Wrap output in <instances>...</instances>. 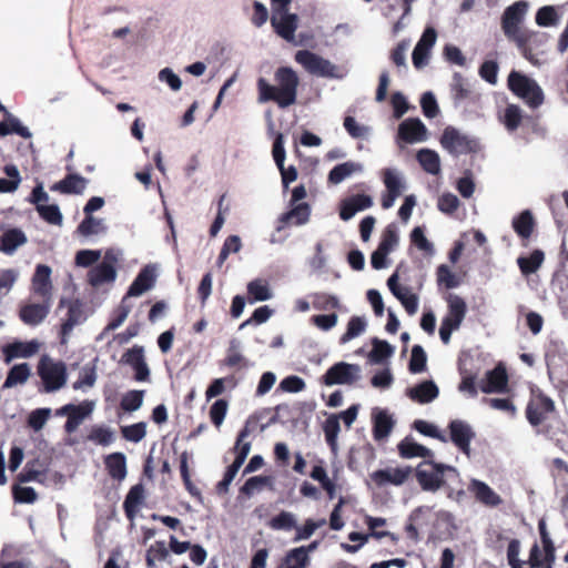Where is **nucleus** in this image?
<instances>
[{"label": "nucleus", "instance_id": "nucleus-1", "mask_svg": "<svg viewBox=\"0 0 568 568\" xmlns=\"http://www.w3.org/2000/svg\"><path fill=\"white\" fill-rule=\"evenodd\" d=\"M274 82L258 78L256 82L258 101L262 103L274 102L278 108L286 109L293 105L297 99L300 78L291 67H280L274 72Z\"/></svg>", "mask_w": 568, "mask_h": 568}, {"label": "nucleus", "instance_id": "nucleus-2", "mask_svg": "<svg viewBox=\"0 0 568 568\" xmlns=\"http://www.w3.org/2000/svg\"><path fill=\"white\" fill-rule=\"evenodd\" d=\"M501 29L509 41L515 42L521 54L535 62L531 44H541L547 40V33L521 29L519 23L501 20Z\"/></svg>", "mask_w": 568, "mask_h": 568}, {"label": "nucleus", "instance_id": "nucleus-3", "mask_svg": "<svg viewBox=\"0 0 568 568\" xmlns=\"http://www.w3.org/2000/svg\"><path fill=\"white\" fill-rule=\"evenodd\" d=\"M446 471L457 473L456 468L450 465L425 459L417 465L413 474L424 491L435 493L445 485L444 475Z\"/></svg>", "mask_w": 568, "mask_h": 568}, {"label": "nucleus", "instance_id": "nucleus-4", "mask_svg": "<svg viewBox=\"0 0 568 568\" xmlns=\"http://www.w3.org/2000/svg\"><path fill=\"white\" fill-rule=\"evenodd\" d=\"M509 90L531 108H538L544 102V93L537 82L525 74L511 71L507 79Z\"/></svg>", "mask_w": 568, "mask_h": 568}, {"label": "nucleus", "instance_id": "nucleus-5", "mask_svg": "<svg viewBox=\"0 0 568 568\" xmlns=\"http://www.w3.org/2000/svg\"><path fill=\"white\" fill-rule=\"evenodd\" d=\"M439 143L444 150L454 156L477 153L480 149L476 139L463 134L452 125L444 129Z\"/></svg>", "mask_w": 568, "mask_h": 568}, {"label": "nucleus", "instance_id": "nucleus-6", "mask_svg": "<svg viewBox=\"0 0 568 568\" xmlns=\"http://www.w3.org/2000/svg\"><path fill=\"white\" fill-rule=\"evenodd\" d=\"M38 374L43 383L45 393H52L62 388L68 378L65 364L63 362H53L48 357L40 359Z\"/></svg>", "mask_w": 568, "mask_h": 568}, {"label": "nucleus", "instance_id": "nucleus-7", "mask_svg": "<svg viewBox=\"0 0 568 568\" xmlns=\"http://www.w3.org/2000/svg\"><path fill=\"white\" fill-rule=\"evenodd\" d=\"M556 412L555 402L542 392L532 393L529 398L525 416L531 427L536 428L546 422L550 414Z\"/></svg>", "mask_w": 568, "mask_h": 568}, {"label": "nucleus", "instance_id": "nucleus-8", "mask_svg": "<svg viewBox=\"0 0 568 568\" xmlns=\"http://www.w3.org/2000/svg\"><path fill=\"white\" fill-rule=\"evenodd\" d=\"M294 59L311 74L323 78L338 77L335 64L312 51L300 50L295 53Z\"/></svg>", "mask_w": 568, "mask_h": 568}, {"label": "nucleus", "instance_id": "nucleus-9", "mask_svg": "<svg viewBox=\"0 0 568 568\" xmlns=\"http://www.w3.org/2000/svg\"><path fill=\"white\" fill-rule=\"evenodd\" d=\"M361 368L357 364L338 362L332 365L321 377L322 384L326 386L333 385H351L359 378Z\"/></svg>", "mask_w": 568, "mask_h": 568}, {"label": "nucleus", "instance_id": "nucleus-10", "mask_svg": "<svg viewBox=\"0 0 568 568\" xmlns=\"http://www.w3.org/2000/svg\"><path fill=\"white\" fill-rule=\"evenodd\" d=\"M413 475L410 466L404 467H387L373 471L369 477L377 487H385L386 485L400 486L406 483Z\"/></svg>", "mask_w": 568, "mask_h": 568}, {"label": "nucleus", "instance_id": "nucleus-11", "mask_svg": "<svg viewBox=\"0 0 568 568\" xmlns=\"http://www.w3.org/2000/svg\"><path fill=\"white\" fill-rule=\"evenodd\" d=\"M116 256L111 251H108L103 261L89 272V283L98 287L102 284L113 282L116 277Z\"/></svg>", "mask_w": 568, "mask_h": 568}, {"label": "nucleus", "instance_id": "nucleus-12", "mask_svg": "<svg viewBox=\"0 0 568 568\" xmlns=\"http://www.w3.org/2000/svg\"><path fill=\"white\" fill-rule=\"evenodd\" d=\"M508 374L506 367L500 363L488 371L479 383V388L485 394H504L508 392Z\"/></svg>", "mask_w": 568, "mask_h": 568}, {"label": "nucleus", "instance_id": "nucleus-13", "mask_svg": "<svg viewBox=\"0 0 568 568\" xmlns=\"http://www.w3.org/2000/svg\"><path fill=\"white\" fill-rule=\"evenodd\" d=\"M92 403L83 402L79 405L67 404L58 413L60 415H67V422L64 424V430L68 434H72L77 430L83 419L89 416L92 412Z\"/></svg>", "mask_w": 568, "mask_h": 568}, {"label": "nucleus", "instance_id": "nucleus-14", "mask_svg": "<svg viewBox=\"0 0 568 568\" xmlns=\"http://www.w3.org/2000/svg\"><path fill=\"white\" fill-rule=\"evenodd\" d=\"M271 24L274 31L287 42H293L295 39V31L298 27V17L288 11L273 13L271 17Z\"/></svg>", "mask_w": 568, "mask_h": 568}, {"label": "nucleus", "instance_id": "nucleus-15", "mask_svg": "<svg viewBox=\"0 0 568 568\" xmlns=\"http://www.w3.org/2000/svg\"><path fill=\"white\" fill-rule=\"evenodd\" d=\"M450 440L457 446L464 454L469 455L470 442L475 437V433L464 420L453 419L449 425Z\"/></svg>", "mask_w": 568, "mask_h": 568}, {"label": "nucleus", "instance_id": "nucleus-16", "mask_svg": "<svg viewBox=\"0 0 568 568\" xmlns=\"http://www.w3.org/2000/svg\"><path fill=\"white\" fill-rule=\"evenodd\" d=\"M373 199L367 194H355L344 199L339 204V217L343 221L351 220L357 212L369 209Z\"/></svg>", "mask_w": 568, "mask_h": 568}, {"label": "nucleus", "instance_id": "nucleus-17", "mask_svg": "<svg viewBox=\"0 0 568 568\" xmlns=\"http://www.w3.org/2000/svg\"><path fill=\"white\" fill-rule=\"evenodd\" d=\"M50 306L51 300H43L41 304H26L20 307L19 317L27 325H39L48 316Z\"/></svg>", "mask_w": 568, "mask_h": 568}, {"label": "nucleus", "instance_id": "nucleus-18", "mask_svg": "<svg viewBox=\"0 0 568 568\" xmlns=\"http://www.w3.org/2000/svg\"><path fill=\"white\" fill-rule=\"evenodd\" d=\"M448 312L442 322L459 328L467 313V305L463 297L456 294H448L447 298Z\"/></svg>", "mask_w": 568, "mask_h": 568}, {"label": "nucleus", "instance_id": "nucleus-19", "mask_svg": "<svg viewBox=\"0 0 568 568\" xmlns=\"http://www.w3.org/2000/svg\"><path fill=\"white\" fill-rule=\"evenodd\" d=\"M427 129L417 118L404 120L398 126V136L406 143L420 142L426 139Z\"/></svg>", "mask_w": 568, "mask_h": 568}, {"label": "nucleus", "instance_id": "nucleus-20", "mask_svg": "<svg viewBox=\"0 0 568 568\" xmlns=\"http://www.w3.org/2000/svg\"><path fill=\"white\" fill-rule=\"evenodd\" d=\"M468 489L477 501L487 507H497L503 503L501 497L481 480L473 479Z\"/></svg>", "mask_w": 568, "mask_h": 568}, {"label": "nucleus", "instance_id": "nucleus-21", "mask_svg": "<svg viewBox=\"0 0 568 568\" xmlns=\"http://www.w3.org/2000/svg\"><path fill=\"white\" fill-rule=\"evenodd\" d=\"M51 268L48 265L39 264L32 277V291L42 300H51Z\"/></svg>", "mask_w": 568, "mask_h": 568}, {"label": "nucleus", "instance_id": "nucleus-22", "mask_svg": "<svg viewBox=\"0 0 568 568\" xmlns=\"http://www.w3.org/2000/svg\"><path fill=\"white\" fill-rule=\"evenodd\" d=\"M155 277L154 268L150 265L144 266L130 285L125 297L140 296L151 290L155 284Z\"/></svg>", "mask_w": 568, "mask_h": 568}, {"label": "nucleus", "instance_id": "nucleus-23", "mask_svg": "<svg viewBox=\"0 0 568 568\" xmlns=\"http://www.w3.org/2000/svg\"><path fill=\"white\" fill-rule=\"evenodd\" d=\"M39 351V343L37 341L30 342H13L3 347V355L6 363H10L14 358H28L33 356Z\"/></svg>", "mask_w": 568, "mask_h": 568}, {"label": "nucleus", "instance_id": "nucleus-24", "mask_svg": "<svg viewBox=\"0 0 568 568\" xmlns=\"http://www.w3.org/2000/svg\"><path fill=\"white\" fill-rule=\"evenodd\" d=\"M311 214V209L307 203H298L290 211L283 213L278 217V225L276 227L277 231L283 230L285 226L290 224L302 225L305 224Z\"/></svg>", "mask_w": 568, "mask_h": 568}, {"label": "nucleus", "instance_id": "nucleus-25", "mask_svg": "<svg viewBox=\"0 0 568 568\" xmlns=\"http://www.w3.org/2000/svg\"><path fill=\"white\" fill-rule=\"evenodd\" d=\"M239 342L232 339L226 349L224 358L219 361V367L230 368L235 371L246 369L250 366L248 359L239 351Z\"/></svg>", "mask_w": 568, "mask_h": 568}, {"label": "nucleus", "instance_id": "nucleus-26", "mask_svg": "<svg viewBox=\"0 0 568 568\" xmlns=\"http://www.w3.org/2000/svg\"><path fill=\"white\" fill-rule=\"evenodd\" d=\"M439 389L433 381H424L416 386L407 389V396L416 403L427 404L436 399Z\"/></svg>", "mask_w": 568, "mask_h": 568}, {"label": "nucleus", "instance_id": "nucleus-27", "mask_svg": "<svg viewBox=\"0 0 568 568\" xmlns=\"http://www.w3.org/2000/svg\"><path fill=\"white\" fill-rule=\"evenodd\" d=\"M88 179L79 174H68L61 181L51 186V191H58L62 194H81L88 184Z\"/></svg>", "mask_w": 568, "mask_h": 568}, {"label": "nucleus", "instance_id": "nucleus-28", "mask_svg": "<svg viewBox=\"0 0 568 568\" xmlns=\"http://www.w3.org/2000/svg\"><path fill=\"white\" fill-rule=\"evenodd\" d=\"M511 226L515 233L523 240L527 241L531 236L536 227V221L530 210H524L514 216Z\"/></svg>", "mask_w": 568, "mask_h": 568}, {"label": "nucleus", "instance_id": "nucleus-29", "mask_svg": "<svg viewBox=\"0 0 568 568\" xmlns=\"http://www.w3.org/2000/svg\"><path fill=\"white\" fill-rule=\"evenodd\" d=\"M144 487L142 484L132 486L125 496L123 503V509L129 520H133L140 509V506L144 503Z\"/></svg>", "mask_w": 568, "mask_h": 568}, {"label": "nucleus", "instance_id": "nucleus-30", "mask_svg": "<svg viewBox=\"0 0 568 568\" xmlns=\"http://www.w3.org/2000/svg\"><path fill=\"white\" fill-rule=\"evenodd\" d=\"M398 454L403 458H414V457H422V458H433L434 453L414 442L410 437H405L399 444L397 445Z\"/></svg>", "mask_w": 568, "mask_h": 568}, {"label": "nucleus", "instance_id": "nucleus-31", "mask_svg": "<svg viewBox=\"0 0 568 568\" xmlns=\"http://www.w3.org/2000/svg\"><path fill=\"white\" fill-rule=\"evenodd\" d=\"M109 476L115 480H123L126 476V458L123 453H112L104 458Z\"/></svg>", "mask_w": 568, "mask_h": 568}, {"label": "nucleus", "instance_id": "nucleus-32", "mask_svg": "<svg viewBox=\"0 0 568 568\" xmlns=\"http://www.w3.org/2000/svg\"><path fill=\"white\" fill-rule=\"evenodd\" d=\"M395 422L386 412L381 410L373 417V437L375 440H383L389 436Z\"/></svg>", "mask_w": 568, "mask_h": 568}, {"label": "nucleus", "instance_id": "nucleus-33", "mask_svg": "<svg viewBox=\"0 0 568 568\" xmlns=\"http://www.w3.org/2000/svg\"><path fill=\"white\" fill-rule=\"evenodd\" d=\"M27 242L26 234L20 229L6 231L0 239V250L6 254H12L18 246Z\"/></svg>", "mask_w": 568, "mask_h": 568}, {"label": "nucleus", "instance_id": "nucleus-34", "mask_svg": "<svg viewBox=\"0 0 568 568\" xmlns=\"http://www.w3.org/2000/svg\"><path fill=\"white\" fill-rule=\"evenodd\" d=\"M545 260V253L536 248L528 256H519L517 258L518 267L523 275L528 276L536 273Z\"/></svg>", "mask_w": 568, "mask_h": 568}, {"label": "nucleus", "instance_id": "nucleus-35", "mask_svg": "<svg viewBox=\"0 0 568 568\" xmlns=\"http://www.w3.org/2000/svg\"><path fill=\"white\" fill-rule=\"evenodd\" d=\"M13 133L24 139L31 138L29 129L23 126L16 116L6 111V119L0 121V136H7Z\"/></svg>", "mask_w": 568, "mask_h": 568}, {"label": "nucleus", "instance_id": "nucleus-36", "mask_svg": "<svg viewBox=\"0 0 568 568\" xmlns=\"http://www.w3.org/2000/svg\"><path fill=\"white\" fill-rule=\"evenodd\" d=\"M83 320V312L80 305L71 304L67 313V318L61 324L60 334L62 343L65 342V338L70 335L73 327L80 324Z\"/></svg>", "mask_w": 568, "mask_h": 568}, {"label": "nucleus", "instance_id": "nucleus-37", "mask_svg": "<svg viewBox=\"0 0 568 568\" xmlns=\"http://www.w3.org/2000/svg\"><path fill=\"white\" fill-rule=\"evenodd\" d=\"M31 375V369L28 363L16 364L8 372L3 387L10 388L18 384H24Z\"/></svg>", "mask_w": 568, "mask_h": 568}, {"label": "nucleus", "instance_id": "nucleus-38", "mask_svg": "<svg viewBox=\"0 0 568 568\" xmlns=\"http://www.w3.org/2000/svg\"><path fill=\"white\" fill-rule=\"evenodd\" d=\"M417 160L422 168L429 174H438L440 160L437 152L429 149H422L417 152Z\"/></svg>", "mask_w": 568, "mask_h": 568}, {"label": "nucleus", "instance_id": "nucleus-39", "mask_svg": "<svg viewBox=\"0 0 568 568\" xmlns=\"http://www.w3.org/2000/svg\"><path fill=\"white\" fill-rule=\"evenodd\" d=\"M323 430L325 435V440L329 446L331 450L336 454L337 452V436L341 430L339 426V417L336 415H331L326 418L323 425Z\"/></svg>", "mask_w": 568, "mask_h": 568}, {"label": "nucleus", "instance_id": "nucleus-40", "mask_svg": "<svg viewBox=\"0 0 568 568\" xmlns=\"http://www.w3.org/2000/svg\"><path fill=\"white\" fill-rule=\"evenodd\" d=\"M361 164L354 162H344L335 165L328 173V181L333 184L343 182L346 178L351 176L354 172L361 171Z\"/></svg>", "mask_w": 568, "mask_h": 568}, {"label": "nucleus", "instance_id": "nucleus-41", "mask_svg": "<svg viewBox=\"0 0 568 568\" xmlns=\"http://www.w3.org/2000/svg\"><path fill=\"white\" fill-rule=\"evenodd\" d=\"M248 301L263 302L272 297L268 284L263 280H254L247 284Z\"/></svg>", "mask_w": 568, "mask_h": 568}, {"label": "nucleus", "instance_id": "nucleus-42", "mask_svg": "<svg viewBox=\"0 0 568 568\" xmlns=\"http://www.w3.org/2000/svg\"><path fill=\"white\" fill-rule=\"evenodd\" d=\"M367 323L362 316H352L347 323L345 333L339 337V344H346L358 337L366 329Z\"/></svg>", "mask_w": 568, "mask_h": 568}, {"label": "nucleus", "instance_id": "nucleus-43", "mask_svg": "<svg viewBox=\"0 0 568 568\" xmlns=\"http://www.w3.org/2000/svg\"><path fill=\"white\" fill-rule=\"evenodd\" d=\"M283 565L284 568H308L311 558L305 555L303 548H293L286 552Z\"/></svg>", "mask_w": 568, "mask_h": 568}, {"label": "nucleus", "instance_id": "nucleus-44", "mask_svg": "<svg viewBox=\"0 0 568 568\" xmlns=\"http://www.w3.org/2000/svg\"><path fill=\"white\" fill-rule=\"evenodd\" d=\"M225 384H227L231 388H235L239 384V381L234 375H229L221 378H215L212 381V383L209 385L205 392L206 399H211L214 397L220 396L225 390Z\"/></svg>", "mask_w": 568, "mask_h": 568}, {"label": "nucleus", "instance_id": "nucleus-45", "mask_svg": "<svg viewBox=\"0 0 568 568\" xmlns=\"http://www.w3.org/2000/svg\"><path fill=\"white\" fill-rule=\"evenodd\" d=\"M529 3L526 0H519L507 7L501 16L503 21H511L521 24Z\"/></svg>", "mask_w": 568, "mask_h": 568}, {"label": "nucleus", "instance_id": "nucleus-46", "mask_svg": "<svg viewBox=\"0 0 568 568\" xmlns=\"http://www.w3.org/2000/svg\"><path fill=\"white\" fill-rule=\"evenodd\" d=\"M3 171L10 179H0V193H10L16 191L21 182L19 170L16 165L8 164L4 166Z\"/></svg>", "mask_w": 568, "mask_h": 568}, {"label": "nucleus", "instance_id": "nucleus-47", "mask_svg": "<svg viewBox=\"0 0 568 568\" xmlns=\"http://www.w3.org/2000/svg\"><path fill=\"white\" fill-rule=\"evenodd\" d=\"M267 526L273 530L290 531L296 528V519L292 513L282 510L280 514L271 518Z\"/></svg>", "mask_w": 568, "mask_h": 568}, {"label": "nucleus", "instance_id": "nucleus-48", "mask_svg": "<svg viewBox=\"0 0 568 568\" xmlns=\"http://www.w3.org/2000/svg\"><path fill=\"white\" fill-rule=\"evenodd\" d=\"M88 440L101 446H109L114 440V433L106 426H93L88 435Z\"/></svg>", "mask_w": 568, "mask_h": 568}, {"label": "nucleus", "instance_id": "nucleus-49", "mask_svg": "<svg viewBox=\"0 0 568 568\" xmlns=\"http://www.w3.org/2000/svg\"><path fill=\"white\" fill-rule=\"evenodd\" d=\"M143 397H144V390H138V389L129 390L122 396L121 402H120V407L124 412L138 410L142 406Z\"/></svg>", "mask_w": 568, "mask_h": 568}, {"label": "nucleus", "instance_id": "nucleus-50", "mask_svg": "<svg viewBox=\"0 0 568 568\" xmlns=\"http://www.w3.org/2000/svg\"><path fill=\"white\" fill-rule=\"evenodd\" d=\"M372 344L373 349L369 354V357L374 363H381L384 359L390 357L394 353V347L386 341L374 338Z\"/></svg>", "mask_w": 568, "mask_h": 568}, {"label": "nucleus", "instance_id": "nucleus-51", "mask_svg": "<svg viewBox=\"0 0 568 568\" xmlns=\"http://www.w3.org/2000/svg\"><path fill=\"white\" fill-rule=\"evenodd\" d=\"M535 20L539 27H551L558 23L559 16L554 6H544L537 10Z\"/></svg>", "mask_w": 568, "mask_h": 568}, {"label": "nucleus", "instance_id": "nucleus-52", "mask_svg": "<svg viewBox=\"0 0 568 568\" xmlns=\"http://www.w3.org/2000/svg\"><path fill=\"white\" fill-rule=\"evenodd\" d=\"M427 355L420 345H414L408 364V369L413 374L422 373L426 369Z\"/></svg>", "mask_w": 568, "mask_h": 568}, {"label": "nucleus", "instance_id": "nucleus-53", "mask_svg": "<svg viewBox=\"0 0 568 568\" xmlns=\"http://www.w3.org/2000/svg\"><path fill=\"white\" fill-rule=\"evenodd\" d=\"M521 110L516 104H509L504 112V125L510 132L516 131L521 124Z\"/></svg>", "mask_w": 568, "mask_h": 568}, {"label": "nucleus", "instance_id": "nucleus-54", "mask_svg": "<svg viewBox=\"0 0 568 568\" xmlns=\"http://www.w3.org/2000/svg\"><path fill=\"white\" fill-rule=\"evenodd\" d=\"M121 434L128 442L139 443L146 435V424L144 422H139L132 425L122 426Z\"/></svg>", "mask_w": 568, "mask_h": 568}, {"label": "nucleus", "instance_id": "nucleus-55", "mask_svg": "<svg viewBox=\"0 0 568 568\" xmlns=\"http://www.w3.org/2000/svg\"><path fill=\"white\" fill-rule=\"evenodd\" d=\"M250 428L247 425H245L237 434L236 442L234 445V452L236 454L235 457L242 459L245 462L250 450H251V443L246 442L245 439L250 436Z\"/></svg>", "mask_w": 568, "mask_h": 568}, {"label": "nucleus", "instance_id": "nucleus-56", "mask_svg": "<svg viewBox=\"0 0 568 568\" xmlns=\"http://www.w3.org/2000/svg\"><path fill=\"white\" fill-rule=\"evenodd\" d=\"M37 212L41 219L50 224L60 225L62 223V214L57 204L39 205Z\"/></svg>", "mask_w": 568, "mask_h": 568}, {"label": "nucleus", "instance_id": "nucleus-57", "mask_svg": "<svg viewBox=\"0 0 568 568\" xmlns=\"http://www.w3.org/2000/svg\"><path fill=\"white\" fill-rule=\"evenodd\" d=\"M169 555V551L165 547L164 541H155L154 545H152L146 550V565L149 568L155 567L156 561L164 560Z\"/></svg>", "mask_w": 568, "mask_h": 568}, {"label": "nucleus", "instance_id": "nucleus-58", "mask_svg": "<svg viewBox=\"0 0 568 568\" xmlns=\"http://www.w3.org/2000/svg\"><path fill=\"white\" fill-rule=\"evenodd\" d=\"M313 306L321 311L336 310L339 307V301L335 295L316 293L313 296Z\"/></svg>", "mask_w": 568, "mask_h": 568}, {"label": "nucleus", "instance_id": "nucleus-59", "mask_svg": "<svg viewBox=\"0 0 568 568\" xmlns=\"http://www.w3.org/2000/svg\"><path fill=\"white\" fill-rule=\"evenodd\" d=\"M126 297L122 300L121 304L116 307L113 313L111 321L105 326V331H114L120 327L123 322L126 320L129 313L131 312V306L125 304Z\"/></svg>", "mask_w": 568, "mask_h": 568}, {"label": "nucleus", "instance_id": "nucleus-60", "mask_svg": "<svg viewBox=\"0 0 568 568\" xmlns=\"http://www.w3.org/2000/svg\"><path fill=\"white\" fill-rule=\"evenodd\" d=\"M398 243L397 230L394 225H387L382 233V239L378 244L381 251L392 252Z\"/></svg>", "mask_w": 568, "mask_h": 568}, {"label": "nucleus", "instance_id": "nucleus-61", "mask_svg": "<svg viewBox=\"0 0 568 568\" xmlns=\"http://www.w3.org/2000/svg\"><path fill=\"white\" fill-rule=\"evenodd\" d=\"M413 427L414 429H416L418 433L425 435V436H428V437H432V438H435V439H438L443 443H446L447 442V438L445 435H443L438 428L433 425V424H429L427 423L426 420H423V419H416L413 424Z\"/></svg>", "mask_w": 568, "mask_h": 568}, {"label": "nucleus", "instance_id": "nucleus-62", "mask_svg": "<svg viewBox=\"0 0 568 568\" xmlns=\"http://www.w3.org/2000/svg\"><path fill=\"white\" fill-rule=\"evenodd\" d=\"M383 182L387 189V192L394 193L395 195H400L403 184L399 176L393 169H384Z\"/></svg>", "mask_w": 568, "mask_h": 568}, {"label": "nucleus", "instance_id": "nucleus-63", "mask_svg": "<svg viewBox=\"0 0 568 568\" xmlns=\"http://www.w3.org/2000/svg\"><path fill=\"white\" fill-rule=\"evenodd\" d=\"M229 403L226 399H216L210 408V418L215 427H220L226 416Z\"/></svg>", "mask_w": 568, "mask_h": 568}, {"label": "nucleus", "instance_id": "nucleus-64", "mask_svg": "<svg viewBox=\"0 0 568 568\" xmlns=\"http://www.w3.org/2000/svg\"><path fill=\"white\" fill-rule=\"evenodd\" d=\"M13 498L17 503L33 504L38 499V495L32 487L29 486H13Z\"/></svg>", "mask_w": 568, "mask_h": 568}]
</instances>
